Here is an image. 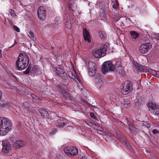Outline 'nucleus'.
<instances>
[{"mask_svg":"<svg viewBox=\"0 0 159 159\" xmlns=\"http://www.w3.org/2000/svg\"><path fill=\"white\" fill-rule=\"evenodd\" d=\"M11 121L6 117H0V135L4 136L11 129Z\"/></svg>","mask_w":159,"mask_h":159,"instance_id":"f257e3e1","label":"nucleus"},{"mask_svg":"<svg viewBox=\"0 0 159 159\" xmlns=\"http://www.w3.org/2000/svg\"><path fill=\"white\" fill-rule=\"evenodd\" d=\"M29 61L28 55L25 54L20 53L16 63V69L19 70L25 69L28 66Z\"/></svg>","mask_w":159,"mask_h":159,"instance_id":"f03ea898","label":"nucleus"},{"mask_svg":"<svg viewBox=\"0 0 159 159\" xmlns=\"http://www.w3.org/2000/svg\"><path fill=\"white\" fill-rule=\"evenodd\" d=\"M107 46L104 45L101 46L100 48L97 50H94L93 52V55L96 57L100 58L105 56L107 52Z\"/></svg>","mask_w":159,"mask_h":159,"instance_id":"7ed1b4c3","label":"nucleus"},{"mask_svg":"<svg viewBox=\"0 0 159 159\" xmlns=\"http://www.w3.org/2000/svg\"><path fill=\"white\" fill-rule=\"evenodd\" d=\"M115 69V66L112 62L110 61L104 62L102 66V70L104 74L108 72L109 71H114Z\"/></svg>","mask_w":159,"mask_h":159,"instance_id":"20e7f679","label":"nucleus"},{"mask_svg":"<svg viewBox=\"0 0 159 159\" xmlns=\"http://www.w3.org/2000/svg\"><path fill=\"white\" fill-rule=\"evenodd\" d=\"M64 152L69 156H73L78 154V149L74 146L66 147L64 148Z\"/></svg>","mask_w":159,"mask_h":159,"instance_id":"39448f33","label":"nucleus"},{"mask_svg":"<svg viewBox=\"0 0 159 159\" xmlns=\"http://www.w3.org/2000/svg\"><path fill=\"white\" fill-rule=\"evenodd\" d=\"M132 83L129 81H126L123 84V88L121 91L124 95L128 94L131 90L132 86Z\"/></svg>","mask_w":159,"mask_h":159,"instance_id":"423d86ee","label":"nucleus"},{"mask_svg":"<svg viewBox=\"0 0 159 159\" xmlns=\"http://www.w3.org/2000/svg\"><path fill=\"white\" fill-rule=\"evenodd\" d=\"M148 106L149 111L151 113L157 116L159 114V105L156 104L150 103Z\"/></svg>","mask_w":159,"mask_h":159,"instance_id":"0eeeda50","label":"nucleus"},{"mask_svg":"<svg viewBox=\"0 0 159 159\" xmlns=\"http://www.w3.org/2000/svg\"><path fill=\"white\" fill-rule=\"evenodd\" d=\"M88 69L89 75L93 76L96 72V65L95 63L91 61H89L88 64Z\"/></svg>","mask_w":159,"mask_h":159,"instance_id":"6e6552de","label":"nucleus"},{"mask_svg":"<svg viewBox=\"0 0 159 159\" xmlns=\"http://www.w3.org/2000/svg\"><path fill=\"white\" fill-rule=\"evenodd\" d=\"M2 152L5 154H7L11 151V146L10 143L6 140L2 141Z\"/></svg>","mask_w":159,"mask_h":159,"instance_id":"1a4fd4ad","label":"nucleus"},{"mask_svg":"<svg viewBox=\"0 0 159 159\" xmlns=\"http://www.w3.org/2000/svg\"><path fill=\"white\" fill-rule=\"evenodd\" d=\"M152 45L150 43L141 44L139 47L140 52L142 53H146L152 48Z\"/></svg>","mask_w":159,"mask_h":159,"instance_id":"9d476101","label":"nucleus"},{"mask_svg":"<svg viewBox=\"0 0 159 159\" xmlns=\"http://www.w3.org/2000/svg\"><path fill=\"white\" fill-rule=\"evenodd\" d=\"M133 68L136 70L138 72H145L146 71L145 67L142 66L137 62L134 61L132 62Z\"/></svg>","mask_w":159,"mask_h":159,"instance_id":"9b49d317","label":"nucleus"},{"mask_svg":"<svg viewBox=\"0 0 159 159\" xmlns=\"http://www.w3.org/2000/svg\"><path fill=\"white\" fill-rule=\"evenodd\" d=\"M54 71L60 77L64 79H66L67 77L66 73L63 69L58 67L54 69Z\"/></svg>","mask_w":159,"mask_h":159,"instance_id":"f8f14e48","label":"nucleus"},{"mask_svg":"<svg viewBox=\"0 0 159 159\" xmlns=\"http://www.w3.org/2000/svg\"><path fill=\"white\" fill-rule=\"evenodd\" d=\"M117 137L119 140L123 144H125L129 149L131 148V146L129 144V142L127 140L126 138L123 136L121 135H118Z\"/></svg>","mask_w":159,"mask_h":159,"instance_id":"ddd939ff","label":"nucleus"},{"mask_svg":"<svg viewBox=\"0 0 159 159\" xmlns=\"http://www.w3.org/2000/svg\"><path fill=\"white\" fill-rule=\"evenodd\" d=\"M83 35L85 40L90 43L91 41L90 35L89 32L85 28L83 29Z\"/></svg>","mask_w":159,"mask_h":159,"instance_id":"4468645a","label":"nucleus"},{"mask_svg":"<svg viewBox=\"0 0 159 159\" xmlns=\"http://www.w3.org/2000/svg\"><path fill=\"white\" fill-rule=\"evenodd\" d=\"M100 74L98 73L97 74L95 75V76L97 77L95 80L96 84L97 87L99 88H100L103 85V82L100 79Z\"/></svg>","mask_w":159,"mask_h":159,"instance_id":"2eb2a0df","label":"nucleus"},{"mask_svg":"<svg viewBox=\"0 0 159 159\" xmlns=\"http://www.w3.org/2000/svg\"><path fill=\"white\" fill-rule=\"evenodd\" d=\"M66 120L61 118L57 120L56 126L58 127H61L66 125Z\"/></svg>","mask_w":159,"mask_h":159,"instance_id":"dca6fc26","label":"nucleus"},{"mask_svg":"<svg viewBox=\"0 0 159 159\" xmlns=\"http://www.w3.org/2000/svg\"><path fill=\"white\" fill-rule=\"evenodd\" d=\"M25 143L22 140L16 141L14 143V146L16 148H20L23 147L25 145Z\"/></svg>","mask_w":159,"mask_h":159,"instance_id":"f3484780","label":"nucleus"},{"mask_svg":"<svg viewBox=\"0 0 159 159\" xmlns=\"http://www.w3.org/2000/svg\"><path fill=\"white\" fill-rule=\"evenodd\" d=\"M39 112L43 118H47L49 116V114L48 112L44 109H39Z\"/></svg>","mask_w":159,"mask_h":159,"instance_id":"a211bd4d","label":"nucleus"},{"mask_svg":"<svg viewBox=\"0 0 159 159\" xmlns=\"http://www.w3.org/2000/svg\"><path fill=\"white\" fill-rule=\"evenodd\" d=\"M130 34L131 38L135 39H136L139 36V34L134 31H131L130 32Z\"/></svg>","mask_w":159,"mask_h":159,"instance_id":"6ab92c4d","label":"nucleus"},{"mask_svg":"<svg viewBox=\"0 0 159 159\" xmlns=\"http://www.w3.org/2000/svg\"><path fill=\"white\" fill-rule=\"evenodd\" d=\"M115 69L117 73L120 74L121 75H124V70L122 67L116 68Z\"/></svg>","mask_w":159,"mask_h":159,"instance_id":"aec40b11","label":"nucleus"},{"mask_svg":"<svg viewBox=\"0 0 159 159\" xmlns=\"http://www.w3.org/2000/svg\"><path fill=\"white\" fill-rule=\"evenodd\" d=\"M40 12V11L39 13H38V16L40 20H44L45 19L46 12H44L43 11V13H41Z\"/></svg>","mask_w":159,"mask_h":159,"instance_id":"412c9836","label":"nucleus"},{"mask_svg":"<svg viewBox=\"0 0 159 159\" xmlns=\"http://www.w3.org/2000/svg\"><path fill=\"white\" fill-rule=\"evenodd\" d=\"M68 76L71 78L74 79L75 80V78L77 79V78L75 77V75L70 71H69L67 72Z\"/></svg>","mask_w":159,"mask_h":159,"instance_id":"4be33fe9","label":"nucleus"},{"mask_svg":"<svg viewBox=\"0 0 159 159\" xmlns=\"http://www.w3.org/2000/svg\"><path fill=\"white\" fill-rule=\"evenodd\" d=\"M28 36L33 40L34 41L36 40V38L34 34L32 32H29Z\"/></svg>","mask_w":159,"mask_h":159,"instance_id":"5701e85b","label":"nucleus"},{"mask_svg":"<svg viewBox=\"0 0 159 159\" xmlns=\"http://www.w3.org/2000/svg\"><path fill=\"white\" fill-rule=\"evenodd\" d=\"M123 105L125 107H128L130 106V102L127 100H124Z\"/></svg>","mask_w":159,"mask_h":159,"instance_id":"b1692460","label":"nucleus"},{"mask_svg":"<svg viewBox=\"0 0 159 159\" xmlns=\"http://www.w3.org/2000/svg\"><path fill=\"white\" fill-rule=\"evenodd\" d=\"M99 34L100 38L102 39H104L107 37L106 33L102 31H100L99 32Z\"/></svg>","mask_w":159,"mask_h":159,"instance_id":"393cba45","label":"nucleus"},{"mask_svg":"<svg viewBox=\"0 0 159 159\" xmlns=\"http://www.w3.org/2000/svg\"><path fill=\"white\" fill-rule=\"evenodd\" d=\"M31 68V65L30 64L26 70L23 71V73L25 74H29L30 72Z\"/></svg>","mask_w":159,"mask_h":159,"instance_id":"a878e982","label":"nucleus"},{"mask_svg":"<svg viewBox=\"0 0 159 159\" xmlns=\"http://www.w3.org/2000/svg\"><path fill=\"white\" fill-rule=\"evenodd\" d=\"M8 107V103L7 102H1L0 103V108H3Z\"/></svg>","mask_w":159,"mask_h":159,"instance_id":"bb28decb","label":"nucleus"},{"mask_svg":"<svg viewBox=\"0 0 159 159\" xmlns=\"http://www.w3.org/2000/svg\"><path fill=\"white\" fill-rule=\"evenodd\" d=\"M40 11L41 13H43V11L44 12H46L44 7H43L40 6L39 7L38 10V13H39Z\"/></svg>","mask_w":159,"mask_h":159,"instance_id":"cd10ccee","label":"nucleus"},{"mask_svg":"<svg viewBox=\"0 0 159 159\" xmlns=\"http://www.w3.org/2000/svg\"><path fill=\"white\" fill-rule=\"evenodd\" d=\"M64 23H68L69 22L71 23L70 18L68 15H67L66 16V17L64 20Z\"/></svg>","mask_w":159,"mask_h":159,"instance_id":"c85d7f7f","label":"nucleus"},{"mask_svg":"<svg viewBox=\"0 0 159 159\" xmlns=\"http://www.w3.org/2000/svg\"><path fill=\"white\" fill-rule=\"evenodd\" d=\"M9 11L11 16L14 17L16 16L15 12L13 10L10 9L9 10Z\"/></svg>","mask_w":159,"mask_h":159,"instance_id":"c756f323","label":"nucleus"},{"mask_svg":"<svg viewBox=\"0 0 159 159\" xmlns=\"http://www.w3.org/2000/svg\"><path fill=\"white\" fill-rule=\"evenodd\" d=\"M119 3L117 0H115V3L113 5L112 7L114 9H117L119 7Z\"/></svg>","mask_w":159,"mask_h":159,"instance_id":"7c9ffc66","label":"nucleus"},{"mask_svg":"<svg viewBox=\"0 0 159 159\" xmlns=\"http://www.w3.org/2000/svg\"><path fill=\"white\" fill-rule=\"evenodd\" d=\"M31 97L35 100L39 102H40V100L39 99V98L38 96L33 94H31Z\"/></svg>","mask_w":159,"mask_h":159,"instance_id":"2f4dec72","label":"nucleus"},{"mask_svg":"<svg viewBox=\"0 0 159 159\" xmlns=\"http://www.w3.org/2000/svg\"><path fill=\"white\" fill-rule=\"evenodd\" d=\"M115 65V69H116V68H119L120 67H122L121 65V63L120 62H117Z\"/></svg>","mask_w":159,"mask_h":159,"instance_id":"473e14b6","label":"nucleus"},{"mask_svg":"<svg viewBox=\"0 0 159 159\" xmlns=\"http://www.w3.org/2000/svg\"><path fill=\"white\" fill-rule=\"evenodd\" d=\"M68 7L69 9V10L70 12H73V10L72 9L73 8V5L71 3H70L68 5Z\"/></svg>","mask_w":159,"mask_h":159,"instance_id":"72a5a7b5","label":"nucleus"},{"mask_svg":"<svg viewBox=\"0 0 159 159\" xmlns=\"http://www.w3.org/2000/svg\"><path fill=\"white\" fill-rule=\"evenodd\" d=\"M65 24V26L66 28L70 29L71 27V23L69 22L68 23H64Z\"/></svg>","mask_w":159,"mask_h":159,"instance_id":"f704fd0d","label":"nucleus"},{"mask_svg":"<svg viewBox=\"0 0 159 159\" xmlns=\"http://www.w3.org/2000/svg\"><path fill=\"white\" fill-rule=\"evenodd\" d=\"M62 94L64 96L66 97H69V93H67L66 91H65V90L62 91Z\"/></svg>","mask_w":159,"mask_h":159,"instance_id":"c9c22d12","label":"nucleus"},{"mask_svg":"<svg viewBox=\"0 0 159 159\" xmlns=\"http://www.w3.org/2000/svg\"><path fill=\"white\" fill-rule=\"evenodd\" d=\"M142 125L143 126H145L148 128H149L150 127V124L149 123L146 122H144L143 123H142Z\"/></svg>","mask_w":159,"mask_h":159,"instance_id":"e433bc0d","label":"nucleus"},{"mask_svg":"<svg viewBox=\"0 0 159 159\" xmlns=\"http://www.w3.org/2000/svg\"><path fill=\"white\" fill-rule=\"evenodd\" d=\"M149 72L151 74L155 76L156 71L152 70L151 69L149 70Z\"/></svg>","mask_w":159,"mask_h":159,"instance_id":"4c0bfd02","label":"nucleus"},{"mask_svg":"<svg viewBox=\"0 0 159 159\" xmlns=\"http://www.w3.org/2000/svg\"><path fill=\"white\" fill-rule=\"evenodd\" d=\"M120 18V17L118 15H116L114 17V21L115 22L117 21Z\"/></svg>","mask_w":159,"mask_h":159,"instance_id":"58836bf2","label":"nucleus"},{"mask_svg":"<svg viewBox=\"0 0 159 159\" xmlns=\"http://www.w3.org/2000/svg\"><path fill=\"white\" fill-rule=\"evenodd\" d=\"M90 116L93 119H96V117L93 112L90 113Z\"/></svg>","mask_w":159,"mask_h":159,"instance_id":"ea45409f","label":"nucleus"},{"mask_svg":"<svg viewBox=\"0 0 159 159\" xmlns=\"http://www.w3.org/2000/svg\"><path fill=\"white\" fill-rule=\"evenodd\" d=\"M13 27L14 29L17 32H19L20 31V30L19 28L17 26L14 25Z\"/></svg>","mask_w":159,"mask_h":159,"instance_id":"a19ab883","label":"nucleus"},{"mask_svg":"<svg viewBox=\"0 0 159 159\" xmlns=\"http://www.w3.org/2000/svg\"><path fill=\"white\" fill-rule=\"evenodd\" d=\"M154 37L159 40V33H156L154 34Z\"/></svg>","mask_w":159,"mask_h":159,"instance_id":"79ce46f5","label":"nucleus"},{"mask_svg":"<svg viewBox=\"0 0 159 159\" xmlns=\"http://www.w3.org/2000/svg\"><path fill=\"white\" fill-rule=\"evenodd\" d=\"M152 132L154 134L159 133V132L156 129H153L152 131Z\"/></svg>","mask_w":159,"mask_h":159,"instance_id":"37998d69","label":"nucleus"},{"mask_svg":"<svg viewBox=\"0 0 159 159\" xmlns=\"http://www.w3.org/2000/svg\"><path fill=\"white\" fill-rule=\"evenodd\" d=\"M72 129V127L68 126L65 128L66 130H70Z\"/></svg>","mask_w":159,"mask_h":159,"instance_id":"c03bdc74","label":"nucleus"},{"mask_svg":"<svg viewBox=\"0 0 159 159\" xmlns=\"http://www.w3.org/2000/svg\"><path fill=\"white\" fill-rule=\"evenodd\" d=\"M127 124L132 128H133L134 127V126L132 125V124L130 122L128 121L127 122Z\"/></svg>","mask_w":159,"mask_h":159,"instance_id":"a18cd8bd","label":"nucleus"},{"mask_svg":"<svg viewBox=\"0 0 159 159\" xmlns=\"http://www.w3.org/2000/svg\"><path fill=\"white\" fill-rule=\"evenodd\" d=\"M155 76H156L157 78H159V71H156Z\"/></svg>","mask_w":159,"mask_h":159,"instance_id":"49530a36","label":"nucleus"},{"mask_svg":"<svg viewBox=\"0 0 159 159\" xmlns=\"http://www.w3.org/2000/svg\"><path fill=\"white\" fill-rule=\"evenodd\" d=\"M57 131V129H54V130L52 132H50V134H54Z\"/></svg>","mask_w":159,"mask_h":159,"instance_id":"de8ad7c7","label":"nucleus"},{"mask_svg":"<svg viewBox=\"0 0 159 159\" xmlns=\"http://www.w3.org/2000/svg\"><path fill=\"white\" fill-rule=\"evenodd\" d=\"M17 43L16 41H15V42H14V44L13 45H12L11 46V47H9V48H12L14 46H15L16 44H17Z\"/></svg>","mask_w":159,"mask_h":159,"instance_id":"09e8293b","label":"nucleus"},{"mask_svg":"<svg viewBox=\"0 0 159 159\" xmlns=\"http://www.w3.org/2000/svg\"><path fill=\"white\" fill-rule=\"evenodd\" d=\"M37 70V67H34L33 66L32 68V70L34 71H36Z\"/></svg>","mask_w":159,"mask_h":159,"instance_id":"8fccbe9b","label":"nucleus"},{"mask_svg":"<svg viewBox=\"0 0 159 159\" xmlns=\"http://www.w3.org/2000/svg\"><path fill=\"white\" fill-rule=\"evenodd\" d=\"M2 96V91L0 90V100H1Z\"/></svg>","mask_w":159,"mask_h":159,"instance_id":"3c124183","label":"nucleus"},{"mask_svg":"<svg viewBox=\"0 0 159 159\" xmlns=\"http://www.w3.org/2000/svg\"><path fill=\"white\" fill-rule=\"evenodd\" d=\"M1 52H2V51L0 49V58H1L2 56V54L1 53Z\"/></svg>","mask_w":159,"mask_h":159,"instance_id":"603ef678","label":"nucleus"},{"mask_svg":"<svg viewBox=\"0 0 159 159\" xmlns=\"http://www.w3.org/2000/svg\"><path fill=\"white\" fill-rule=\"evenodd\" d=\"M81 159H87V158L85 157H83Z\"/></svg>","mask_w":159,"mask_h":159,"instance_id":"864d4df0","label":"nucleus"},{"mask_svg":"<svg viewBox=\"0 0 159 159\" xmlns=\"http://www.w3.org/2000/svg\"><path fill=\"white\" fill-rule=\"evenodd\" d=\"M103 129L102 127H100L99 130L100 131H102Z\"/></svg>","mask_w":159,"mask_h":159,"instance_id":"5fc2aeb1","label":"nucleus"},{"mask_svg":"<svg viewBox=\"0 0 159 159\" xmlns=\"http://www.w3.org/2000/svg\"><path fill=\"white\" fill-rule=\"evenodd\" d=\"M58 159H63L62 157L61 156H60L59 158Z\"/></svg>","mask_w":159,"mask_h":159,"instance_id":"6e6d98bb","label":"nucleus"},{"mask_svg":"<svg viewBox=\"0 0 159 159\" xmlns=\"http://www.w3.org/2000/svg\"><path fill=\"white\" fill-rule=\"evenodd\" d=\"M75 73V75L76 76H77V75H76V73Z\"/></svg>","mask_w":159,"mask_h":159,"instance_id":"4d7b16f0","label":"nucleus"}]
</instances>
